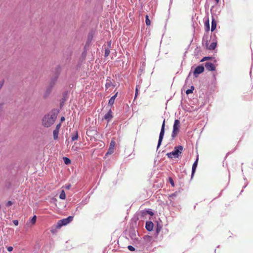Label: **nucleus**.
Returning <instances> with one entry per match:
<instances>
[{
    "label": "nucleus",
    "instance_id": "obj_38",
    "mask_svg": "<svg viewBox=\"0 0 253 253\" xmlns=\"http://www.w3.org/2000/svg\"><path fill=\"white\" fill-rule=\"evenodd\" d=\"M65 121V118H64V117H62L61 118V122H63V121Z\"/></svg>",
    "mask_w": 253,
    "mask_h": 253
},
{
    "label": "nucleus",
    "instance_id": "obj_18",
    "mask_svg": "<svg viewBox=\"0 0 253 253\" xmlns=\"http://www.w3.org/2000/svg\"><path fill=\"white\" fill-rule=\"evenodd\" d=\"M216 27V22L214 18L212 17V21H211V31H213Z\"/></svg>",
    "mask_w": 253,
    "mask_h": 253
},
{
    "label": "nucleus",
    "instance_id": "obj_30",
    "mask_svg": "<svg viewBox=\"0 0 253 253\" xmlns=\"http://www.w3.org/2000/svg\"><path fill=\"white\" fill-rule=\"evenodd\" d=\"M12 202H11V201H8V202H7V203L6 204V206L7 207H9V206H11V205H12Z\"/></svg>",
    "mask_w": 253,
    "mask_h": 253
},
{
    "label": "nucleus",
    "instance_id": "obj_28",
    "mask_svg": "<svg viewBox=\"0 0 253 253\" xmlns=\"http://www.w3.org/2000/svg\"><path fill=\"white\" fill-rule=\"evenodd\" d=\"M169 182H170V184H171V185L173 187L174 186V182H173V180H172V178L169 177Z\"/></svg>",
    "mask_w": 253,
    "mask_h": 253
},
{
    "label": "nucleus",
    "instance_id": "obj_5",
    "mask_svg": "<svg viewBox=\"0 0 253 253\" xmlns=\"http://www.w3.org/2000/svg\"><path fill=\"white\" fill-rule=\"evenodd\" d=\"M180 124V122L178 120H175L174 121V125L173 126V130L172 132V136L173 137H174L179 132Z\"/></svg>",
    "mask_w": 253,
    "mask_h": 253
},
{
    "label": "nucleus",
    "instance_id": "obj_9",
    "mask_svg": "<svg viewBox=\"0 0 253 253\" xmlns=\"http://www.w3.org/2000/svg\"><path fill=\"white\" fill-rule=\"evenodd\" d=\"M113 113L111 110V108H110L108 110V112L104 116V119L106 120L107 122H109L113 118Z\"/></svg>",
    "mask_w": 253,
    "mask_h": 253
},
{
    "label": "nucleus",
    "instance_id": "obj_17",
    "mask_svg": "<svg viewBox=\"0 0 253 253\" xmlns=\"http://www.w3.org/2000/svg\"><path fill=\"white\" fill-rule=\"evenodd\" d=\"M198 159L197 158L192 166V176L194 174L198 165Z\"/></svg>",
    "mask_w": 253,
    "mask_h": 253
},
{
    "label": "nucleus",
    "instance_id": "obj_42",
    "mask_svg": "<svg viewBox=\"0 0 253 253\" xmlns=\"http://www.w3.org/2000/svg\"><path fill=\"white\" fill-rule=\"evenodd\" d=\"M215 0L216 1V3H218L219 1V0Z\"/></svg>",
    "mask_w": 253,
    "mask_h": 253
},
{
    "label": "nucleus",
    "instance_id": "obj_8",
    "mask_svg": "<svg viewBox=\"0 0 253 253\" xmlns=\"http://www.w3.org/2000/svg\"><path fill=\"white\" fill-rule=\"evenodd\" d=\"M204 71V67L203 66H199L197 67L194 72L193 74L195 77H197L198 75L202 73H203Z\"/></svg>",
    "mask_w": 253,
    "mask_h": 253
},
{
    "label": "nucleus",
    "instance_id": "obj_39",
    "mask_svg": "<svg viewBox=\"0 0 253 253\" xmlns=\"http://www.w3.org/2000/svg\"><path fill=\"white\" fill-rule=\"evenodd\" d=\"M53 227H54V226H53V227H52L51 229V232H52V233H54V230H53Z\"/></svg>",
    "mask_w": 253,
    "mask_h": 253
},
{
    "label": "nucleus",
    "instance_id": "obj_31",
    "mask_svg": "<svg viewBox=\"0 0 253 253\" xmlns=\"http://www.w3.org/2000/svg\"><path fill=\"white\" fill-rule=\"evenodd\" d=\"M3 84H4V80H2L0 81V89L1 88V87H2L3 85Z\"/></svg>",
    "mask_w": 253,
    "mask_h": 253
},
{
    "label": "nucleus",
    "instance_id": "obj_27",
    "mask_svg": "<svg viewBox=\"0 0 253 253\" xmlns=\"http://www.w3.org/2000/svg\"><path fill=\"white\" fill-rule=\"evenodd\" d=\"M127 248L130 251H135V248L133 247H132V246H128L127 247Z\"/></svg>",
    "mask_w": 253,
    "mask_h": 253
},
{
    "label": "nucleus",
    "instance_id": "obj_16",
    "mask_svg": "<svg viewBox=\"0 0 253 253\" xmlns=\"http://www.w3.org/2000/svg\"><path fill=\"white\" fill-rule=\"evenodd\" d=\"M206 69L209 71H214L215 69L214 64H205Z\"/></svg>",
    "mask_w": 253,
    "mask_h": 253
},
{
    "label": "nucleus",
    "instance_id": "obj_34",
    "mask_svg": "<svg viewBox=\"0 0 253 253\" xmlns=\"http://www.w3.org/2000/svg\"><path fill=\"white\" fill-rule=\"evenodd\" d=\"M86 55V51L84 50V52L82 53L83 57L84 58Z\"/></svg>",
    "mask_w": 253,
    "mask_h": 253
},
{
    "label": "nucleus",
    "instance_id": "obj_13",
    "mask_svg": "<svg viewBox=\"0 0 253 253\" xmlns=\"http://www.w3.org/2000/svg\"><path fill=\"white\" fill-rule=\"evenodd\" d=\"M145 227L148 231H152L153 228V223L152 222H147Z\"/></svg>",
    "mask_w": 253,
    "mask_h": 253
},
{
    "label": "nucleus",
    "instance_id": "obj_37",
    "mask_svg": "<svg viewBox=\"0 0 253 253\" xmlns=\"http://www.w3.org/2000/svg\"><path fill=\"white\" fill-rule=\"evenodd\" d=\"M7 249L8 252H11L13 250V247H7Z\"/></svg>",
    "mask_w": 253,
    "mask_h": 253
},
{
    "label": "nucleus",
    "instance_id": "obj_43",
    "mask_svg": "<svg viewBox=\"0 0 253 253\" xmlns=\"http://www.w3.org/2000/svg\"><path fill=\"white\" fill-rule=\"evenodd\" d=\"M206 64H208V63H209V62H206Z\"/></svg>",
    "mask_w": 253,
    "mask_h": 253
},
{
    "label": "nucleus",
    "instance_id": "obj_26",
    "mask_svg": "<svg viewBox=\"0 0 253 253\" xmlns=\"http://www.w3.org/2000/svg\"><path fill=\"white\" fill-rule=\"evenodd\" d=\"M211 58L209 57V56H206V57H203L202 59H201L200 60V62H204V61H206V60L210 59Z\"/></svg>",
    "mask_w": 253,
    "mask_h": 253
},
{
    "label": "nucleus",
    "instance_id": "obj_7",
    "mask_svg": "<svg viewBox=\"0 0 253 253\" xmlns=\"http://www.w3.org/2000/svg\"><path fill=\"white\" fill-rule=\"evenodd\" d=\"M116 145V142L114 139H112L111 141L109 148L108 149V152L106 153V155L107 154H112L114 152V149Z\"/></svg>",
    "mask_w": 253,
    "mask_h": 253
},
{
    "label": "nucleus",
    "instance_id": "obj_32",
    "mask_svg": "<svg viewBox=\"0 0 253 253\" xmlns=\"http://www.w3.org/2000/svg\"><path fill=\"white\" fill-rule=\"evenodd\" d=\"M13 224L15 225V226H17L18 225V220H14L13 221Z\"/></svg>",
    "mask_w": 253,
    "mask_h": 253
},
{
    "label": "nucleus",
    "instance_id": "obj_19",
    "mask_svg": "<svg viewBox=\"0 0 253 253\" xmlns=\"http://www.w3.org/2000/svg\"><path fill=\"white\" fill-rule=\"evenodd\" d=\"M59 132V131L57 130L54 129L53 130V138H54V139L56 140V139H57L58 138Z\"/></svg>",
    "mask_w": 253,
    "mask_h": 253
},
{
    "label": "nucleus",
    "instance_id": "obj_3",
    "mask_svg": "<svg viewBox=\"0 0 253 253\" xmlns=\"http://www.w3.org/2000/svg\"><path fill=\"white\" fill-rule=\"evenodd\" d=\"M73 217L70 216L66 218H64L58 221L57 224L54 226L55 229H59L62 226L66 225L73 220Z\"/></svg>",
    "mask_w": 253,
    "mask_h": 253
},
{
    "label": "nucleus",
    "instance_id": "obj_40",
    "mask_svg": "<svg viewBox=\"0 0 253 253\" xmlns=\"http://www.w3.org/2000/svg\"><path fill=\"white\" fill-rule=\"evenodd\" d=\"M111 42H108V46H109V47H110V46H111Z\"/></svg>",
    "mask_w": 253,
    "mask_h": 253
},
{
    "label": "nucleus",
    "instance_id": "obj_33",
    "mask_svg": "<svg viewBox=\"0 0 253 253\" xmlns=\"http://www.w3.org/2000/svg\"><path fill=\"white\" fill-rule=\"evenodd\" d=\"M146 212L148 214H150L151 215H154V213L152 211H150L148 210V211H146Z\"/></svg>",
    "mask_w": 253,
    "mask_h": 253
},
{
    "label": "nucleus",
    "instance_id": "obj_25",
    "mask_svg": "<svg viewBox=\"0 0 253 253\" xmlns=\"http://www.w3.org/2000/svg\"><path fill=\"white\" fill-rule=\"evenodd\" d=\"M191 88H192V89H187V90L186 91V93L187 94H190V93H192L193 92V90H194V86H191Z\"/></svg>",
    "mask_w": 253,
    "mask_h": 253
},
{
    "label": "nucleus",
    "instance_id": "obj_23",
    "mask_svg": "<svg viewBox=\"0 0 253 253\" xmlns=\"http://www.w3.org/2000/svg\"><path fill=\"white\" fill-rule=\"evenodd\" d=\"M37 220V216L36 215H34L32 219L30 220V222H31L32 225H34L36 222Z\"/></svg>",
    "mask_w": 253,
    "mask_h": 253
},
{
    "label": "nucleus",
    "instance_id": "obj_14",
    "mask_svg": "<svg viewBox=\"0 0 253 253\" xmlns=\"http://www.w3.org/2000/svg\"><path fill=\"white\" fill-rule=\"evenodd\" d=\"M79 138L78 133L77 131H74L73 133L71 134V140L72 141H75L77 140Z\"/></svg>",
    "mask_w": 253,
    "mask_h": 253
},
{
    "label": "nucleus",
    "instance_id": "obj_1",
    "mask_svg": "<svg viewBox=\"0 0 253 253\" xmlns=\"http://www.w3.org/2000/svg\"><path fill=\"white\" fill-rule=\"evenodd\" d=\"M56 119V115L55 113H49L45 115L42 120V125L46 127L50 126Z\"/></svg>",
    "mask_w": 253,
    "mask_h": 253
},
{
    "label": "nucleus",
    "instance_id": "obj_22",
    "mask_svg": "<svg viewBox=\"0 0 253 253\" xmlns=\"http://www.w3.org/2000/svg\"><path fill=\"white\" fill-rule=\"evenodd\" d=\"M145 22H146V24L147 25V26H149L151 24V22H150V19H149V16L148 15H146L145 16Z\"/></svg>",
    "mask_w": 253,
    "mask_h": 253
},
{
    "label": "nucleus",
    "instance_id": "obj_4",
    "mask_svg": "<svg viewBox=\"0 0 253 253\" xmlns=\"http://www.w3.org/2000/svg\"><path fill=\"white\" fill-rule=\"evenodd\" d=\"M208 35L207 33L205 34L203 37V42H206V45L209 50H211L214 49L217 45L216 42H212L210 44L209 46L208 47Z\"/></svg>",
    "mask_w": 253,
    "mask_h": 253
},
{
    "label": "nucleus",
    "instance_id": "obj_12",
    "mask_svg": "<svg viewBox=\"0 0 253 253\" xmlns=\"http://www.w3.org/2000/svg\"><path fill=\"white\" fill-rule=\"evenodd\" d=\"M117 95H118V92H116L114 95H113L112 97H111V98L109 99V102H108V105L111 106H113V105L114 104V102H115V99L117 97Z\"/></svg>",
    "mask_w": 253,
    "mask_h": 253
},
{
    "label": "nucleus",
    "instance_id": "obj_41",
    "mask_svg": "<svg viewBox=\"0 0 253 253\" xmlns=\"http://www.w3.org/2000/svg\"><path fill=\"white\" fill-rule=\"evenodd\" d=\"M137 92H138V90L137 88H136V93H135V95H136V94H137Z\"/></svg>",
    "mask_w": 253,
    "mask_h": 253
},
{
    "label": "nucleus",
    "instance_id": "obj_11",
    "mask_svg": "<svg viewBox=\"0 0 253 253\" xmlns=\"http://www.w3.org/2000/svg\"><path fill=\"white\" fill-rule=\"evenodd\" d=\"M57 79V76H56L54 78L52 79L49 83L50 89L48 90V93L50 92L51 88L55 84Z\"/></svg>",
    "mask_w": 253,
    "mask_h": 253
},
{
    "label": "nucleus",
    "instance_id": "obj_36",
    "mask_svg": "<svg viewBox=\"0 0 253 253\" xmlns=\"http://www.w3.org/2000/svg\"><path fill=\"white\" fill-rule=\"evenodd\" d=\"M161 227H159V226L157 227V228L156 229V233H157V234H159V232L161 230Z\"/></svg>",
    "mask_w": 253,
    "mask_h": 253
},
{
    "label": "nucleus",
    "instance_id": "obj_2",
    "mask_svg": "<svg viewBox=\"0 0 253 253\" xmlns=\"http://www.w3.org/2000/svg\"><path fill=\"white\" fill-rule=\"evenodd\" d=\"M183 149V147L180 145L175 147L174 150L167 153V155L169 158H177L181 154Z\"/></svg>",
    "mask_w": 253,
    "mask_h": 253
},
{
    "label": "nucleus",
    "instance_id": "obj_24",
    "mask_svg": "<svg viewBox=\"0 0 253 253\" xmlns=\"http://www.w3.org/2000/svg\"><path fill=\"white\" fill-rule=\"evenodd\" d=\"M110 49L109 48H105V57H107L108 56L109 54H110Z\"/></svg>",
    "mask_w": 253,
    "mask_h": 253
},
{
    "label": "nucleus",
    "instance_id": "obj_15",
    "mask_svg": "<svg viewBox=\"0 0 253 253\" xmlns=\"http://www.w3.org/2000/svg\"><path fill=\"white\" fill-rule=\"evenodd\" d=\"M205 29L207 33L209 32L210 30V22L208 19L205 21Z\"/></svg>",
    "mask_w": 253,
    "mask_h": 253
},
{
    "label": "nucleus",
    "instance_id": "obj_20",
    "mask_svg": "<svg viewBox=\"0 0 253 253\" xmlns=\"http://www.w3.org/2000/svg\"><path fill=\"white\" fill-rule=\"evenodd\" d=\"M63 159L64 160V162L66 165H69L71 163V161L70 159L67 157H63Z\"/></svg>",
    "mask_w": 253,
    "mask_h": 253
},
{
    "label": "nucleus",
    "instance_id": "obj_6",
    "mask_svg": "<svg viewBox=\"0 0 253 253\" xmlns=\"http://www.w3.org/2000/svg\"><path fill=\"white\" fill-rule=\"evenodd\" d=\"M165 120H164L162 126V128H161V132H160V135H159V138L157 148H159L160 147V146L161 145V143H162L163 139V137H164V133H165Z\"/></svg>",
    "mask_w": 253,
    "mask_h": 253
},
{
    "label": "nucleus",
    "instance_id": "obj_10",
    "mask_svg": "<svg viewBox=\"0 0 253 253\" xmlns=\"http://www.w3.org/2000/svg\"><path fill=\"white\" fill-rule=\"evenodd\" d=\"M115 84L112 83L110 80V78H109L106 80V83L105 84V87L106 89H108L110 87H115Z\"/></svg>",
    "mask_w": 253,
    "mask_h": 253
},
{
    "label": "nucleus",
    "instance_id": "obj_35",
    "mask_svg": "<svg viewBox=\"0 0 253 253\" xmlns=\"http://www.w3.org/2000/svg\"><path fill=\"white\" fill-rule=\"evenodd\" d=\"M71 185L70 184L66 185L65 186V188L66 189H68V190L70 189V188H71Z\"/></svg>",
    "mask_w": 253,
    "mask_h": 253
},
{
    "label": "nucleus",
    "instance_id": "obj_29",
    "mask_svg": "<svg viewBox=\"0 0 253 253\" xmlns=\"http://www.w3.org/2000/svg\"><path fill=\"white\" fill-rule=\"evenodd\" d=\"M61 124H60H60H58V125L56 126V128H55V130H59V129H60V127H61Z\"/></svg>",
    "mask_w": 253,
    "mask_h": 253
},
{
    "label": "nucleus",
    "instance_id": "obj_21",
    "mask_svg": "<svg viewBox=\"0 0 253 253\" xmlns=\"http://www.w3.org/2000/svg\"><path fill=\"white\" fill-rule=\"evenodd\" d=\"M59 198L62 200H64L65 199L66 194H65L64 190H62V191L60 194Z\"/></svg>",
    "mask_w": 253,
    "mask_h": 253
}]
</instances>
